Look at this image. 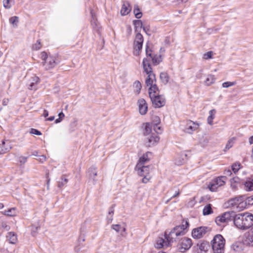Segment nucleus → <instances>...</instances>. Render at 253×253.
<instances>
[{
    "label": "nucleus",
    "mask_w": 253,
    "mask_h": 253,
    "mask_svg": "<svg viewBox=\"0 0 253 253\" xmlns=\"http://www.w3.org/2000/svg\"><path fill=\"white\" fill-rule=\"evenodd\" d=\"M189 223L187 220H183L181 225L175 226L169 230L168 229L164 233L165 239L167 240V244H170L180 239L187 232Z\"/></svg>",
    "instance_id": "obj_1"
},
{
    "label": "nucleus",
    "mask_w": 253,
    "mask_h": 253,
    "mask_svg": "<svg viewBox=\"0 0 253 253\" xmlns=\"http://www.w3.org/2000/svg\"><path fill=\"white\" fill-rule=\"evenodd\" d=\"M234 224L238 229L246 230L253 227V214L248 212L236 214Z\"/></svg>",
    "instance_id": "obj_2"
},
{
    "label": "nucleus",
    "mask_w": 253,
    "mask_h": 253,
    "mask_svg": "<svg viewBox=\"0 0 253 253\" xmlns=\"http://www.w3.org/2000/svg\"><path fill=\"white\" fill-rule=\"evenodd\" d=\"M225 240L222 235H216L211 241L212 248L214 253H224Z\"/></svg>",
    "instance_id": "obj_3"
},
{
    "label": "nucleus",
    "mask_w": 253,
    "mask_h": 253,
    "mask_svg": "<svg viewBox=\"0 0 253 253\" xmlns=\"http://www.w3.org/2000/svg\"><path fill=\"white\" fill-rule=\"evenodd\" d=\"M243 196L236 197L229 200L226 203L228 208H233L239 211H242L245 208L246 203L244 202Z\"/></svg>",
    "instance_id": "obj_4"
},
{
    "label": "nucleus",
    "mask_w": 253,
    "mask_h": 253,
    "mask_svg": "<svg viewBox=\"0 0 253 253\" xmlns=\"http://www.w3.org/2000/svg\"><path fill=\"white\" fill-rule=\"evenodd\" d=\"M144 42V37L141 33L135 34L133 43V55L138 56L142 52Z\"/></svg>",
    "instance_id": "obj_5"
},
{
    "label": "nucleus",
    "mask_w": 253,
    "mask_h": 253,
    "mask_svg": "<svg viewBox=\"0 0 253 253\" xmlns=\"http://www.w3.org/2000/svg\"><path fill=\"white\" fill-rule=\"evenodd\" d=\"M151 154V152L147 151L139 157L134 168V170L138 173H142L144 171V169H149L151 167L150 165L145 166V164L149 161L150 158H148V155Z\"/></svg>",
    "instance_id": "obj_6"
},
{
    "label": "nucleus",
    "mask_w": 253,
    "mask_h": 253,
    "mask_svg": "<svg viewBox=\"0 0 253 253\" xmlns=\"http://www.w3.org/2000/svg\"><path fill=\"white\" fill-rule=\"evenodd\" d=\"M236 213L233 211L225 212L215 218L217 225L221 226L222 223H226L234 220Z\"/></svg>",
    "instance_id": "obj_7"
},
{
    "label": "nucleus",
    "mask_w": 253,
    "mask_h": 253,
    "mask_svg": "<svg viewBox=\"0 0 253 253\" xmlns=\"http://www.w3.org/2000/svg\"><path fill=\"white\" fill-rule=\"evenodd\" d=\"M149 97L154 108H161L165 106L166 99L164 95L153 94V95L149 96Z\"/></svg>",
    "instance_id": "obj_8"
},
{
    "label": "nucleus",
    "mask_w": 253,
    "mask_h": 253,
    "mask_svg": "<svg viewBox=\"0 0 253 253\" xmlns=\"http://www.w3.org/2000/svg\"><path fill=\"white\" fill-rule=\"evenodd\" d=\"M142 65L144 72L147 75V77H152L155 74L153 73V68L149 60L147 58H144L142 60Z\"/></svg>",
    "instance_id": "obj_9"
},
{
    "label": "nucleus",
    "mask_w": 253,
    "mask_h": 253,
    "mask_svg": "<svg viewBox=\"0 0 253 253\" xmlns=\"http://www.w3.org/2000/svg\"><path fill=\"white\" fill-rule=\"evenodd\" d=\"M209 247V243L205 241H201L196 246L194 247L195 253H207Z\"/></svg>",
    "instance_id": "obj_10"
},
{
    "label": "nucleus",
    "mask_w": 253,
    "mask_h": 253,
    "mask_svg": "<svg viewBox=\"0 0 253 253\" xmlns=\"http://www.w3.org/2000/svg\"><path fill=\"white\" fill-rule=\"evenodd\" d=\"M207 229L208 227L206 226H200L195 228L192 230V236L194 239H200L206 234Z\"/></svg>",
    "instance_id": "obj_11"
},
{
    "label": "nucleus",
    "mask_w": 253,
    "mask_h": 253,
    "mask_svg": "<svg viewBox=\"0 0 253 253\" xmlns=\"http://www.w3.org/2000/svg\"><path fill=\"white\" fill-rule=\"evenodd\" d=\"M58 53L54 55H49L48 59V66L49 69L54 68L56 65L59 64L61 62V59L59 58Z\"/></svg>",
    "instance_id": "obj_12"
},
{
    "label": "nucleus",
    "mask_w": 253,
    "mask_h": 253,
    "mask_svg": "<svg viewBox=\"0 0 253 253\" xmlns=\"http://www.w3.org/2000/svg\"><path fill=\"white\" fill-rule=\"evenodd\" d=\"M149 135V136L147 138L146 146L151 147L156 145L159 143L160 137L154 133H152Z\"/></svg>",
    "instance_id": "obj_13"
},
{
    "label": "nucleus",
    "mask_w": 253,
    "mask_h": 253,
    "mask_svg": "<svg viewBox=\"0 0 253 253\" xmlns=\"http://www.w3.org/2000/svg\"><path fill=\"white\" fill-rule=\"evenodd\" d=\"M192 245L191 239L185 237L181 240L180 243V247H179L178 250L179 252L184 253L188 250Z\"/></svg>",
    "instance_id": "obj_14"
},
{
    "label": "nucleus",
    "mask_w": 253,
    "mask_h": 253,
    "mask_svg": "<svg viewBox=\"0 0 253 253\" xmlns=\"http://www.w3.org/2000/svg\"><path fill=\"white\" fill-rule=\"evenodd\" d=\"M139 112L141 115H145L148 112V104L144 98L138 100Z\"/></svg>",
    "instance_id": "obj_15"
},
{
    "label": "nucleus",
    "mask_w": 253,
    "mask_h": 253,
    "mask_svg": "<svg viewBox=\"0 0 253 253\" xmlns=\"http://www.w3.org/2000/svg\"><path fill=\"white\" fill-rule=\"evenodd\" d=\"M132 10V6L128 1H124L122 5L120 14L122 16L128 15Z\"/></svg>",
    "instance_id": "obj_16"
},
{
    "label": "nucleus",
    "mask_w": 253,
    "mask_h": 253,
    "mask_svg": "<svg viewBox=\"0 0 253 253\" xmlns=\"http://www.w3.org/2000/svg\"><path fill=\"white\" fill-rule=\"evenodd\" d=\"M243 189L246 191H253V175L246 178V180L242 182Z\"/></svg>",
    "instance_id": "obj_17"
},
{
    "label": "nucleus",
    "mask_w": 253,
    "mask_h": 253,
    "mask_svg": "<svg viewBox=\"0 0 253 253\" xmlns=\"http://www.w3.org/2000/svg\"><path fill=\"white\" fill-rule=\"evenodd\" d=\"M142 134L146 136L152 133L153 127L149 122H145L142 124L141 126Z\"/></svg>",
    "instance_id": "obj_18"
},
{
    "label": "nucleus",
    "mask_w": 253,
    "mask_h": 253,
    "mask_svg": "<svg viewBox=\"0 0 253 253\" xmlns=\"http://www.w3.org/2000/svg\"><path fill=\"white\" fill-rule=\"evenodd\" d=\"M41 79L38 76L34 75L32 77L30 80V84H28V88L29 90H36L37 89V85L40 83Z\"/></svg>",
    "instance_id": "obj_19"
},
{
    "label": "nucleus",
    "mask_w": 253,
    "mask_h": 253,
    "mask_svg": "<svg viewBox=\"0 0 253 253\" xmlns=\"http://www.w3.org/2000/svg\"><path fill=\"white\" fill-rule=\"evenodd\" d=\"M243 168V166L239 162H236L231 165V169H228L225 170V172H227L228 174H232V171L234 174L238 173V171Z\"/></svg>",
    "instance_id": "obj_20"
},
{
    "label": "nucleus",
    "mask_w": 253,
    "mask_h": 253,
    "mask_svg": "<svg viewBox=\"0 0 253 253\" xmlns=\"http://www.w3.org/2000/svg\"><path fill=\"white\" fill-rule=\"evenodd\" d=\"M200 126V124L197 122L190 121V122L187 124L185 127V132L189 134H192L193 131L196 130Z\"/></svg>",
    "instance_id": "obj_21"
},
{
    "label": "nucleus",
    "mask_w": 253,
    "mask_h": 253,
    "mask_svg": "<svg viewBox=\"0 0 253 253\" xmlns=\"http://www.w3.org/2000/svg\"><path fill=\"white\" fill-rule=\"evenodd\" d=\"M162 57L163 56L161 54L158 55L157 54L155 53L154 54H152L151 57H148V59L149 61L151 60V65L156 66L159 65L160 63L162 62Z\"/></svg>",
    "instance_id": "obj_22"
},
{
    "label": "nucleus",
    "mask_w": 253,
    "mask_h": 253,
    "mask_svg": "<svg viewBox=\"0 0 253 253\" xmlns=\"http://www.w3.org/2000/svg\"><path fill=\"white\" fill-rule=\"evenodd\" d=\"M132 24L134 26V33H141V30L144 27V24L142 20L139 19H135L132 21Z\"/></svg>",
    "instance_id": "obj_23"
},
{
    "label": "nucleus",
    "mask_w": 253,
    "mask_h": 253,
    "mask_svg": "<svg viewBox=\"0 0 253 253\" xmlns=\"http://www.w3.org/2000/svg\"><path fill=\"white\" fill-rule=\"evenodd\" d=\"M170 244H167V240L164 239L163 237H159L155 244V248L157 249H161L164 247H168Z\"/></svg>",
    "instance_id": "obj_24"
},
{
    "label": "nucleus",
    "mask_w": 253,
    "mask_h": 253,
    "mask_svg": "<svg viewBox=\"0 0 253 253\" xmlns=\"http://www.w3.org/2000/svg\"><path fill=\"white\" fill-rule=\"evenodd\" d=\"M190 151H187L181 153L179 160L176 162L177 165H181L185 163L190 158Z\"/></svg>",
    "instance_id": "obj_25"
},
{
    "label": "nucleus",
    "mask_w": 253,
    "mask_h": 253,
    "mask_svg": "<svg viewBox=\"0 0 253 253\" xmlns=\"http://www.w3.org/2000/svg\"><path fill=\"white\" fill-rule=\"evenodd\" d=\"M145 54L146 57L148 59V57H151L152 54H154L155 52L153 50V46L152 44H151L150 41H148L145 44Z\"/></svg>",
    "instance_id": "obj_26"
},
{
    "label": "nucleus",
    "mask_w": 253,
    "mask_h": 253,
    "mask_svg": "<svg viewBox=\"0 0 253 253\" xmlns=\"http://www.w3.org/2000/svg\"><path fill=\"white\" fill-rule=\"evenodd\" d=\"M133 13L134 17L138 19L141 18L143 16L142 10L137 4H135L133 6Z\"/></svg>",
    "instance_id": "obj_27"
},
{
    "label": "nucleus",
    "mask_w": 253,
    "mask_h": 253,
    "mask_svg": "<svg viewBox=\"0 0 253 253\" xmlns=\"http://www.w3.org/2000/svg\"><path fill=\"white\" fill-rule=\"evenodd\" d=\"M6 240L11 244H15L17 241V235L12 232H9L6 235Z\"/></svg>",
    "instance_id": "obj_28"
},
{
    "label": "nucleus",
    "mask_w": 253,
    "mask_h": 253,
    "mask_svg": "<svg viewBox=\"0 0 253 253\" xmlns=\"http://www.w3.org/2000/svg\"><path fill=\"white\" fill-rule=\"evenodd\" d=\"M216 111L215 109H212L209 111V116L207 118L208 124L210 126H212L213 124V119L215 118V115Z\"/></svg>",
    "instance_id": "obj_29"
},
{
    "label": "nucleus",
    "mask_w": 253,
    "mask_h": 253,
    "mask_svg": "<svg viewBox=\"0 0 253 253\" xmlns=\"http://www.w3.org/2000/svg\"><path fill=\"white\" fill-rule=\"evenodd\" d=\"M149 123H150V125L152 127L154 126H157L161 124V120L158 116H152L151 117V121Z\"/></svg>",
    "instance_id": "obj_30"
},
{
    "label": "nucleus",
    "mask_w": 253,
    "mask_h": 253,
    "mask_svg": "<svg viewBox=\"0 0 253 253\" xmlns=\"http://www.w3.org/2000/svg\"><path fill=\"white\" fill-rule=\"evenodd\" d=\"M215 81V78L214 76L212 74H209L208 75L205 81V84L207 86H210L213 84Z\"/></svg>",
    "instance_id": "obj_31"
},
{
    "label": "nucleus",
    "mask_w": 253,
    "mask_h": 253,
    "mask_svg": "<svg viewBox=\"0 0 253 253\" xmlns=\"http://www.w3.org/2000/svg\"><path fill=\"white\" fill-rule=\"evenodd\" d=\"M157 91H159V88L156 84H153L151 86L148 88V95L149 96L153 95L155 94Z\"/></svg>",
    "instance_id": "obj_32"
},
{
    "label": "nucleus",
    "mask_w": 253,
    "mask_h": 253,
    "mask_svg": "<svg viewBox=\"0 0 253 253\" xmlns=\"http://www.w3.org/2000/svg\"><path fill=\"white\" fill-rule=\"evenodd\" d=\"M230 182L231 186L232 188L234 189H237L238 184L240 183V179L237 176H235L231 179Z\"/></svg>",
    "instance_id": "obj_33"
},
{
    "label": "nucleus",
    "mask_w": 253,
    "mask_h": 253,
    "mask_svg": "<svg viewBox=\"0 0 253 253\" xmlns=\"http://www.w3.org/2000/svg\"><path fill=\"white\" fill-rule=\"evenodd\" d=\"M160 78L162 82L165 84H167L169 82V77L166 72H161L160 74Z\"/></svg>",
    "instance_id": "obj_34"
},
{
    "label": "nucleus",
    "mask_w": 253,
    "mask_h": 253,
    "mask_svg": "<svg viewBox=\"0 0 253 253\" xmlns=\"http://www.w3.org/2000/svg\"><path fill=\"white\" fill-rule=\"evenodd\" d=\"M211 206V204H209L204 207L203 210V214L204 215H208L213 213Z\"/></svg>",
    "instance_id": "obj_35"
},
{
    "label": "nucleus",
    "mask_w": 253,
    "mask_h": 253,
    "mask_svg": "<svg viewBox=\"0 0 253 253\" xmlns=\"http://www.w3.org/2000/svg\"><path fill=\"white\" fill-rule=\"evenodd\" d=\"M77 124H78V120L76 118H74L73 120L71 122L70 125L69 130L70 132L72 133L75 131V130L77 128Z\"/></svg>",
    "instance_id": "obj_36"
},
{
    "label": "nucleus",
    "mask_w": 253,
    "mask_h": 253,
    "mask_svg": "<svg viewBox=\"0 0 253 253\" xmlns=\"http://www.w3.org/2000/svg\"><path fill=\"white\" fill-rule=\"evenodd\" d=\"M7 140H2L1 141V148L2 151H3V153H6L8 151L12 148V147L10 146L9 143H7Z\"/></svg>",
    "instance_id": "obj_37"
},
{
    "label": "nucleus",
    "mask_w": 253,
    "mask_h": 253,
    "mask_svg": "<svg viewBox=\"0 0 253 253\" xmlns=\"http://www.w3.org/2000/svg\"><path fill=\"white\" fill-rule=\"evenodd\" d=\"M246 241L249 244L253 246V226L251 228L246 236Z\"/></svg>",
    "instance_id": "obj_38"
},
{
    "label": "nucleus",
    "mask_w": 253,
    "mask_h": 253,
    "mask_svg": "<svg viewBox=\"0 0 253 253\" xmlns=\"http://www.w3.org/2000/svg\"><path fill=\"white\" fill-rule=\"evenodd\" d=\"M3 214L9 216H15L16 214V209L15 208H12L7 211H3Z\"/></svg>",
    "instance_id": "obj_39"
},
{
    "label": "nucleus",
    "mask_w": 253,
    "mask_h": 253,
    "mask_svg": "<svg viewBox=\"0 0 253 253\" xmlns=\"http://www.w3.org/2000/svg\"><path fill=\"white\" fill-rule=\"evenodd\" d=\"M9 22L14 27H16L19 22V17L17 16H11L9 19Z\"/></svg>",
    "instance_id": "obj_40"
},
{
    "label": "nucleus",
    "mask_w": 253,
    "mask_h": 253,
    "mask_svg": "<svg viewBox=\"0 0 253 253\" xmlns=\"http://www.w3.org/2000/svg\"><path fill=\"white\" fill-rule=\"evenodd\" d=\"M133 86L134 87L136 88L135 93L138 95L140 93L142 88L141 83L138 80H136L133 83Z\"/></svg>",
    "instance_id": "obj_41"
},
{
    "label": "nucleus",
    "mask_w": 253,
    "mask_h": 253,
    "mask_svg": "<svg viewBox=\"0 0 253 253\" xmlns=\"http://www.w3.org/2000/svg\"><path fill=\"white\" fill-rule=\"evenodd\" d=\"M218 187L217 183H216L214 180L210 183L208 185V188L211 192L216 191Z\"/></svg>",
    "instance_id": "obj_42"
},
{
    "label": "nucleus",
    "mask_w": 253,
    "mask_h": 253,
    "mask_svg": "<svg viewBox=\"0 0 253 253\" xmlns=\"http://www.w3.org/2000/svg\"><path fill=\"white\" fill-rule=\"evenodd\" d=\"M213 51L212 50L208 51L205 52L203 54V58L206 60H209L213 58Z\"/></svg>",
    "instance_id": "obj_43"
},
{
    "label": "nucleus",
    "mask_w": 253,
    "mask_h": 253,
    "mask_svg": "<svg viewBox=\"0 0 253 253\" xmlns=\"http://www.w3.org/2000/svg\"><path fill=\"white\" fill-rule=\"evenodd\" d=\"M68 179L66 177H64L63 176L61 177L60 180L58 182V186L59 188L63 187L68 182Z\"/></svg>",
    "instance_id": "obj_44"
},
{
    "label": "nucleus",
    "mask_w": 253,
    "mask_h": 253,
    "mask_svg": "<svg viewBox=\"0 0 253 253\" xmlns=\"http://www.w3.org/2000/svg\"><path fill=\"white\" fill-rule=\"evenodd\" d=\"M236 84V81H226L222 84V87L223 88H228L235 85Z\"/></svg>",
    "instance_id": "obj_45"
},
{
    "label": "nucleus",
    "mask_w": 253,
    "mask_h": 253,
    "mask_svg": "<svg viewBox=\"0 0 253 253\" xmlns=\"http://www.w3.org/2000/svg\"><path fill=\"white\" fill-rule=\"evenodd\" d=\"M29 132L30 134L34 135L40 136L42 135V132L40 130L34 128H30Z\"/></svg>",
    "instance_id": "obj_46"
},
{
    "label": "nucleus",
    "mask_w": 253,
    "mask_h": 253,
    "mask_svg": "<svg viewBox=\"0 0 253 253\" xmlns=\"http://www.w3.org/2000/svg\"><path fill=\"white\" fill-rule=\"evenodd\" d=\"M233 139H234V138L232 137V138L228 140L223 149L224 152H227L230 148L232 147Z\"/></svg>",
    "instance_id": "obj_47"
},
{
    "label": "nucleus",
    "mask_w": 253,
    "mask_h": 253,
    "mask_svg": "<svg viewBox=\"0 0 253 253\" xmlns=\"http://www.w3.org/2000/svg\"><path fill=\"white\" fill-rule=\"evenodd\" d=\"M86 174H97V168L95 166H92L87 170Z\"/></svg>",
    "instance_id": "obj_48"
},
{
    "label": "nucleus",
    "mask_w": 253,
    "mask_h": 253,
    "mask_svg": "<svg viewBox=\"0 0 253 253\" xmlns=\"http://www.w3.org/2000/svg\"><path fill=\"white\" fill-rule=\"evenodd\" d=\"M224 177V176H221L220 177H218L217 178L214 180L215 182L217 183V185L218 187H220L224 184L225 182L222 180V178Z\"/></svg>",
    "instance_id": "obj_49"
},
{
    "label": "nucleus",
    "mask_w": 253,
    "mask_h": 253,
    "mask_svg": "<svg viewBox=\"0 0 253 253\" xmlns=\"http://www.w3.org/2000/svg\"><path fill=\"white\" fill-rule=\"evenodd\" d=\"M153 129L157 133L158 135V134H162L163 131L162 126H160V125L157 126H153Z\"/></svg>",
    "instance_id": "obj_50"
},
{
    "label": "nucleus",
    "mask_w": 253,
    "mask_h": 253,
    "mask_svg": "<svg viewBox=\"0 0 253 253\" xmlns=\"http://www.w3.org/2000/svg\"><path fill=\"white\" fill-rule=\"evenodd\" d=\"M40 228V226L32 225L31 229V234L33 236H36L37 233L38 231Z\"/></svg>",
    "instance_id": "obj_51"
},
{
    "label": "nucleus",
    "mask_w": 253,
    "mask_h": 253,
    "mask_svg": "<svg viewBox=\"0 0 253 253\" xmlns=\"http://www.w3.org/2000/svg\"><path fill=\"white\" fill-rule=\"evenodd\" d=\"M114 207H115V205H113L109 209V211H108V214L109 215H111V217H110V218L108 217L109 221H112V220H113L112 217H113V215L114 214Z\"/></svg>",
    "instance_id": "obj_52"
},
{
    "label": "nucleus",
    "mask_w": 253,
    "mask_h": 253,
    "mask_svg": "<svg viewBox=\"0 0 253 253\" xmlns=\"http://www.w3.org/2000/svg\"><path fill=\"white\" fill-rule=\"evenodd\" d=\"M219 30V28L212 27L209 28L207 29V32L209 35H211L212 34L216 33Z\"/></svg>",
    "instance_id": "obj_53"
},
{
    "label": "nucleus",
    "mask_w": 253,
    "mask_h": 253,
    "mask_svg": "<svg viewBox=\"0 0 253 253\" xmlns=\"http://www.w3.org/2000/svg\"><path fill=\"white\" fill-rule=\"evenodd\" d=\"M41 58L42 61H45V60H48L49 58V56L47 53L45 51H42L41 52Z\"/></svg>",
    "instance_id": "obj_54"
},
{
    "label": "nucleus",
    "mask_w": 253,
    "mask_h": 253,
    "mask_svg": "<svg viewBox=\"0 0 253 253\" xmlns=\"http://www.w3.org/2000/svg\"><path fill=\"white\" fill-rule=\"evenodd\" d=\"M10 1H11V0H3V7L5 9H8L11 7Z\"/></svg>",
    "instance_id": "obj_55"
},
{
    "label": "nucleus",
    "mask_w": 253,
    "mask_h": 253,
    "mask_svg": "<svg viewBox=\"0 0 253 253\" xmlns=\"http://www.w3.org/2000/svg\"><path fill=\"white\" fill-rule=\"evenodd\" d=\"M42 47L41 42L40 40L37 41L36 43L33 45V49L36 50H38L41 49Z\"/></svg>",
    "instance_id": "obj_56"
},
{
    "label": "nucleus",
    "mask_w": 253,
    "mask_h": 253,
    "mask_svg": "<svg viewBox=\"0 0 253 253\" xmlns=\"http://www.w3.org/2000/svg\"><path fill=\"white\" fill-rule=\"evenodd\" d=\"M152 77H146L145 79V84L147 86H151L153 84Z\"/></svg>",
    "instance_id": "obj_57"
},
{
    "label": "nucleus",
    "mask_w": 253,
    "mask_h": 253,
    "mask_svg": "<svg viewBox=\"0 0 253 253\" xmlns=\"http://www.w3.org/2000/svg\"><path fill=\"white\" fill-rule=\"evenodd\" d=\"M28 158V157L21 156L19 157L18 162L20 164V165H22L23 164H24L27 162Z\"/></svg>",
    "instance_id": "obj_58"
},
{
    "label": "nucleus",
    "mask_w": 253,
    "mask_h": 253,
    "mask_svg": "<svg viewBox=\"0 0 253 253\" xmlns=\"http://www.w3.org/2000/svg\"><path fill=\"white\" fill-rule=\"evenodd\" d=\"M112 228L115 230L117 232H120L122 229V226L120 224H113Z\"/></svg>",
    "instance_id": "obj_59"
},
{
    "label": "nucleus",
    "mask_w": 253,
    "mask_h": 253,
    "mask_svg": "<svg viewBox=\"0 0 253 253\" xmlns=\"http://www.w3.org/2000/svg\"><path fill=\"white\" fill-rule=\"evenodd\" d=\"M151 178V175H144V176L141 178V181L142 183H147Z\"/></svg>",
    "instance_id": "obj_60"
},
{
    "label": "nucleus",
    "mask_w": 253,
    "mask_h": 253,
    "mask_svg": "<svg viewBox=\"0 0 253 253\" xmlns=\"http://www.w3.org/2000/svg\"><path fill=\"white\" fill-rule=\"evenodd\" d=\"M142 29H143V31L145 33V34L147 35L151 36V34L150 32V26L149 25L147 26H145L144 25V27H143V28H142Z\"/></svg>",
    "instance_id": "obj_61"
},
{
    "label": "nucleus",
    "mask_w": 253,
    "mask_h": 253,
    "mask_svg": "<svg viewBox=\"0 0 253 253\" xmlns=\"http://www.w3.org/2000/svg\"><path fill=\"white\" fill-rule=\"evenodd\" d=\"M132 28L130 25L126 26V33L127 37L130 36L132 34Z\"/></svg>",
    "instance_id": "obj_62"
},
{
    "label": "nucleus",
    "mask_w": 253,
    "mask_h": 253,
    "mask_svg": "<svg viewBox=\"0 0 253 253\" xmlns=\"http://www.w3.org/2000/svg\"><path fill=\"white\" fill-rule=\"evenodd\" d=\"M46 159V156H45V155H42L39 156V158H38V161H39L40 162H41V163H43L44 161H45Z\"/></svg>",
    "instance_id": "obj_63"
},
{
    "label": "nucleus",
    "mask_w": 253,
    "mask_h": 253,
    "mask_svg": "<svg viewBox=\"0 0 253 253\" xmlns=\"http://www.w3.org/2000/svg\"><path fill=\"white\" fill-rule=\"evenodd\" d=\"M247 202H248V204L250 205H253V196H251L249 197H248L247 199V202L245 203L246 204Z\"/></svg>",
    "instance_id": "obj_64"
}]
</instances>
